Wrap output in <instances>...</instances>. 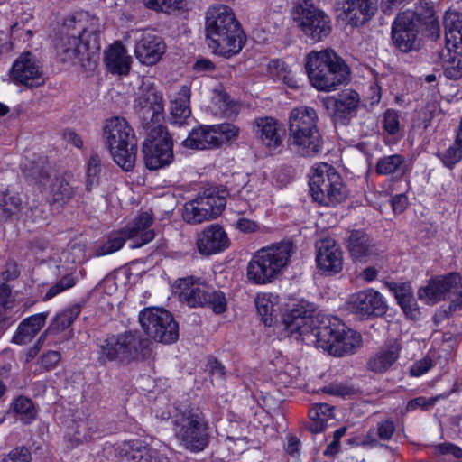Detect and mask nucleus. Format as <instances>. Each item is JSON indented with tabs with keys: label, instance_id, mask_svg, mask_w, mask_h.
Instances as JSON below:
<instances>
[{
	"label": "nucleus",
	"instance_id": "obj_46",
	"mask_svg": "<svg viewBox=\"0 0 462 462\" xmlns=\"http://www.w3.org/2000/svg\"><path fill=\"white\" fill-rule=\"evenodd\" d=\"M404 171V158L402 155L394 154L381 158L376 164V172L388 175Z\"/></svg>",
	"mask_w": 462,
	"mask_h": 462
},
{
	"label": "nucleus",
	"instance_id": "obj_13",
	"mask_svg": "<svg viewBox=\"0 0 462 462\" xmlns=\"http://www.w3.org/2000/svg\"><path fill=\"white\" fill-rule=\"evenodd\" d=\"M139 322L146 336L162 344H173L179 337V326L164 309L147 308L139 313Z\"/></svg>",
	"mask_w": 462,
	"mask_h": 462
},
{
	"label": "nucleus",
	"instance_id": "obj_53",
	"mask_svg": "<svg viewBox=\"0 0 462 462\" xmlns=\"http://www.w3.org/2000/svg\"><path fill=\"white\" fill-rule=\"evenodd\" d=\"M255 307L265 326H272L273 323V304L265 296L255 299Z\"/></svg>",
	"mask_w": 462,
	"mask_h": 462
},
{
	"label": "nucleus",
	"instance_id": "obj_15",
	"mask_svg": "<svg viewBox=\"0 0 462 462\" xmlns=\"http://www.w3.org/2000/svg\"><path fill=\"white\" fill-rule=\"evenodd\" d=\"M415 14L411 10L398 14L392 24L393 45L402 52L420 49V28L415 23Z\"/></svg>",
	"mask_w": 462,
	"mask_h": 462
},
{
	"label": "nucleus",
	"instance_id": "obj_3",
	"mask_svg": "<svg viewBox=\"0 0 462 462\" xmlns=\"http://www.w3.org/2000/svg\"><path fill=\"white\" fill-rule=\"evenodd\" d=\"M305 69L310 84L319 91L330 92L346 84L350 68L332 49L311 51L306 55Z\"/></svg>",
	"mask_w": 462,
	"mask_h": 462
},
{
	"label": "nucleus",
	"instance_id": "obj_30",
	"mask_svg": "<svg viewBox=\"0 0 462 462\" xmlns=\"http://www.w3.org/2000/svg\"><path fill=\"white\" fill-rule=\"evenodd\" d=\"M151 354V348H101L98 358L102 364L115 362L127 365L132 361L145 359Z\"/></svg>",
	"mask_w": 462,
	"mask_h": 462
},
{
	"label": "nucleus",
	"instance_id": "obj_9",
	"mask_svg": "<svg viewBox=\"0 0 462 462\" xmlns=\"http://www.w3.org/2000/svg\"><path fill=\"white\" fill-rule=\"evenodd\" d=\"M312 199L320 205L334 207L347 197V189L341 176L328 163H321L314 170L310 180Z\"/></svg>",
	"mask_w": 462,
	"mask_h": 462
},
{
	"label": "nucleus",
	"instance_id": "obj_34",
	"mask_svg": "<svg viewBox=\"0 0 462 462\" xmlns=\"http://www.w3.org/2000/svg\"><path fill=\"white\" fill-rule=\"evenodd\" d=\"M411 12L415 14L414 22L420 29L424 26L433 40L439 37V23L435 16L434 9L429 2L420 1L415 10Z\"/></svg>",
	"mask_w": 462,
	"mask_h": 462
},
{
	"label": "nucleus",
	"instance_id": "obj_50",
	"mask_svg": "<svg viewBox=\"0 0 462 462\" xmlns=\"http://www.w3.org/2000/svg\"><path fill=\"white\" fill-rule=\"evenodd\" d=\"M321 391L330 395L346 397L357 394L359 388L349 383H337L323 387Z\"/></svg>",
	"mask_w": 462,
	"mask_h": 462
},
{
	"label": "nucleus",
	"instance_id": "obj_48",
	"mask_svg": "<svg viewBox=\"0 0 462 462\" xmlns=\"http://www.w3.org/2000/svg\"><path fill=\"white\" fill-rule=\"evenodd\" d=\"M126 238L125 230L110 235L107 240L96 250L95 255L102 256L118 251L125 245Z\"/></svg>",
	"mask_w": 462,
	"mask_h": 462
},
{
	"label": "nucleus",
	"instance_id": "obj_58",
	"mask_svg": "<svg viewBox=\"0 0 462 462\" xmlns=\"http://www.w3.org/2000/svg\"><path fill=\"white\" fill-rule=\"evenodd\" d=\"M432 366V358L430 355L415 362L411 367L410 373L412 376H420L427 373Z\"/></svg>",
	"mask_w": 462,
	"mask_h": 462
},
{
	"label": "nucleus",
	"instance_id": "obj_45",
	"mask_svg": "<svg viewBox=\"0 0 462 462\" xmlns=\"http://www.w3.org/2000/svg\"><path fill=\"white\" fill-rule=\"evenodd\" d=\"M107 346H148L137 330H129L119 335H111L106 339Z\"/></svg>",
	"mask_w": 462,
	"mask_h": 462
},
{
	"label": "nucleus",
	"instance_id": "obj_54",
	"mask_svg": "<svg viewBox=\"0 0 462 462\" xmlns=\"http://www.w3.org/2000/svg\"><path fill=\"white\" fill-rule=\"evenodd\" d=\"M13 409L15 413L24 415L28 420L34 416L33 403L29 398L19 396L14 402Z\"/></svg>",
	"mask_w": 462,
	"mask_h": 462
},
{
	"label": "nucleus",
	"instance_id": "obj_36",
	"mask_svg": "<svg viewBox=\"0 0 462 462\" xmlns=\"http://www.w3.org/2000/svg\"><path fill=\"white\" fill-rule=\"evenodd\" d=\"M190 90L183 86L177 94V97L171 101L169 121L171 124L181 125L191 116L189 106Z\"/></svg>",
	"mask_w": 462,
	"mask_h": 462
},
{
	"label": "nucleus",
	"instance_id": "obj_29",
	"mask_svg": "<svg viewBox=\"0 0 462 462\" xmlns=\"http://www.w3.org/2000/svg\"><path fill=\"white\" fill-rule=\"evenodd\" d=\"M254 131L262 143L270 150H273L282 144L283 131L277 121L272 117L255 119Z\"/></svg>",
	"mask_w": 462,
	"mask_h": 462
},
{
	"label": "nucleus",
	"instance_id": "obj_63",
	"mask_svg": "<svg viewBox=\"0 0 462 462\" xmlns=\"http://www.w3.org/2000/svg\"><path fill=\"white\" fill-rule=\"evenodd\" d=\"M439 451L441 454L448 455L450 454L456 458L462 457V448H460L457 446H455L451 443H443L440 444L439 447Z\"/></svg>",
	"mask_w": 462,
	"mask_h": 462
},
{
	"label": "nucleus",
	"instance_id": "obj_56",
	"mask_svg": "<svg viewBox=\"0 0 462 462\" xmlns=\"http://www.w3.org/2000/svg\"><path fill=\"white\" fill-rule=\"evenodd\" d=\"M443 397H444L443 395H437L435 397H430V398H426L424 396H420V397L411 400L407 403L406 408H407V411H415L418 408H421L422 410L427 411V410L432 408L436 404L437 401Z\"/></svg>",
	"mask_w": 462,
	"mask_h": 462
},
{
	"label": "nucleus",
	"instance_id": "obj_16",
	"mask_svg": "<svg viewBox=\"0 0 462 462\" xmlns=\"http://www.w3.org/2000/svg\"><path fill=\"white\" fill-rule=\"evenodd\" d=\"M346 306L350 312L361 319H368L372 316L382 317L388 309L381 293L374 289H367L352 294L346 302Z\"/></svg>",
	"mask_w": 462,
	"mask_h": 462
},
{
	"label": "nucleus",
	"instance_id": "obj_11",
	"mask_svg": "<svg viewBox=\"0 0 462 462\" xmlns=\"http://www.w3.org/2000/svg\"><path fill=\"white\" fill-rule=\"evenodd\" d=\"M99 34L85 32L81 36L75 33L63 36L57 50L64 62H79L82 67L93 69L97 65L100 51Z\"/></svg>",
	"mask_w": 462,
	"mask_h": 462
},
{
	"label": "nucleus",
	"instance_id": "obj_59",
	"mask_svg": "<svg viewBox=\"0 0 462 462\" xmlns=\"http://www.w3.org/2000/svg\"><path fill=\"white\" fill-rule=\"evenodd\" d=\"M60 360V354L58 351L49 350L42 354L40 363L46 370H51L56 366Z\"/></svg>",
	"mask_w": 462,
	"mask_h": 462
},
{
	"label": "nucleus",
	"instance_id": "obj_18",
	"mask_svg": "<svg viewBox=\"0 0 462 462\" xmlns=\"http://www.w3.org/2000/svg\"><path fill=\"white\" fill-rule=\"evenodd\" d=\"M82 306L79 303L73 304L62 311L59 312L51 320L48 328L40 336L37 344L43 342L45 337H51L52 344H61L65 339L72 336V330L69 329L71 324L81 312Z\"/></svg>",
	"mask_w": 462,
	"mask_h": 462
},
{
	"label": "nucleus",
	"instance_id": "obj_25",
	"mask_svg": "<svg viewBox=\"0 0 462 462\" xmlns=\"http://www.w3.org/2000/svg\"><path fill=\"white\" fill-rule=\"evenodd\" d=\"M165 50L166 45L160 36L146 34L136 43L134 53L143 64L152 66L161 60Z\"/></svg>",
	"mask_w": 462,
	"mask_h": 462
},
{
	"label": "nucleus",
	"instance_id": "obj_62",
	"mask_svg": "<svg viewBox=\"0 0 462 462\" xmlns=\"http://www.w3.org/2000/svg\"><path fill=\"white\" fill-rule=\"evenodd\" d=\"M448 298L451 300V303L448 307L449 312L462 310V290L459 289V286L449 293Z\"/></svg>",
	"mask_w": 462,
	"mask_h": 462
},
{
	"label": "nucleus",
	"instance_id": "obj_26",
	"mask_svg": "<svg viewBox=\"0 0 462 462\" xmlns=\"http://www.w3.org/2000/svg\"><path fill=\"white\" fill-rule=\"evenodd\" d=\"M377 2V0H345L342 9L348 23L355 27L365 24L374 15Z\"/></svg>",
	"mask_w": 462,
	"mask_h": 462
},
{
	"label": "nucleus",
	"instance_id": "obj_37",
	"mask_svg": "<svg viewBox=\"0 0 462 462\" xmlns=\"http://www.w3.org/2000/svg\"><path fill=\"white\" fill-rule=\"evenodd\" d=\"M94 432H96V425L93 420H75L68 426L65 439L70 447L74 448L90 439Z\"/></svg>",
	"mask_w": 462,
	"mask_h": 462
},
{
	"label": "nucleus",
	"instance_id": "obj_60",
	"mask_svg": "<svg viewBox=\"0 0 462 462\" xmlns=\"http://www.w3.org/2000/svg\"><path fill=\"white\" fill-rule=\"evenodd\" d=\"M100 172H101V158L97 153L92 154L88 162L86 176L99 178Z\"/></svg>",
	"mask_w": 462,
	"mask_h": 462
},
{
	"label": "nucleus",
	"instance_id": "obj_51",
	"mask_svg": "<svg viewBox=\"0 0 462 462\" xmlns=\"http://www.w3.org/2000/svg\"><path fill=\"white\" fill-rule=\"evenodd\" d=\"M182 0H143L145 7L163 13H171L180 8Z\"/></svg>",
	"mask_w": 462,
	"mask_h": 462
},
{
	"label": "nucleus",
	"instance_id": "obj_32",
	"mask_svg": "<svg viewBox=\"0 0 462 462\" xmlns=\"http://www.w3.org/2000/svg\"><path fill=\"white\" fill-rule=\"evenodd\" d=\"M105 62L109 71L126 75L131 67V57L120 42H116L105 52Z\"/></svg>",
	"mask_w": 462,
	"mask_h": 462
},
{
	"label": "nucleus",
	"instance_id": "obj_42",
	"mask_svg": "<svg viewBox=\"0 0 462 462\" xmlns=\"http://www.w3.org/2000/svg\"><path fill=\"white\" fill-rule=\"evenodd\" d=\"M309 416L311 420L310 430L319 433L326 429L328 421L333 418L332 407L327 403H317L310 410Z\"/></svg>",
	"mask_w": 462,
	"mask_h": 462
},
{
	"label": "nucleus",
	"instance_id": "obj_61",
	"mask_svg": "<svg viewBox=\"0 0 462 462\" xmlns=\"http://www.w3.org/2000/svg\"><path fill=\"white\" fill-rule=\"evenodd\" d=\"M395 427L391 420H385L378 425L377 434L381 439L388 440L392 438Z\"/></svg>",
	"mask_w": 462,
	"mask_h": 462
},
{
	"label": "nucleus",
	"instance_id": "obj_33",
	"mask_svg": "<svg viewBox=\"0 0 462 462\" xmlns=\"http://www.w3.org/2000/svg\"><path fill=\"white\" fill-rule=\"evenodd\" d=\"M73 177L69 173L55 175L49 187V193L53 203L63 205L69 201L75 195V188L72 185Z\"/></svg>",
	"mask_w": 462,
	"mask_h": 462
},
{
	"label": "nucleus",
	"instance_id": "obj_2",
	"mask_svg": "<svg viewBox=\"0 0 462 462\" xmlns=\"http://www.w3.org/2000/svg\"><path fill=\"white\" fill-rule=\"evenodd\" d=\"M206 36L214 52L227 58L238 53L246 41L233 10L225 5H217L208 10Z\"/></svg>",
	"mask_w": 462,
	"mask_h": 462
},
{
	"label": "nucleus",
	"instance_id": "obj_21",
	"mask_svg": "<svg viewBox=\"0 0 462 462\" xmlns=\"http://www.w3.org/2000/svg\"><path fill=\"white\" fill-rule=\"evenodd\" d=\"M334 107L333 121L336 125H347L360 107L359 94L353 89H346L328 99Z\"/></svg>",
	"mask_w": 462,
	"mask_h": 462
},
{
	"label": "nucleus",
	"instance_id": "obj_55",
	"mask_svg": "<svg viewBox=\"0 0 462 462\" xmlns=\"http://www.w3.org/2000/svg\"><path fill=\"white\" fill-rule=\"evenodd\" d=\"M383 127L389 134H395L400 130L399 114L393 109H387L383 114Z\"/></svg>",
	"mask_w": 462,
	"mask_h": 462
},
{
	"label": "nucleus",
	"instance_id": "obj_38",
	"mask_svg": "<svg viewBox=\"0 0 462 462\" xmlns=\"http://www.w3.org/2000/svg\"><path fill=\"white\" fill-rule=\"evenodd\" d=\"M85 32L91 34H99L98 24L94 18L88 19L87 14H78L65 19L63 23V34L69 36L75 33L81 36Z\"/></svg>",
	"mask_w": 462,
	"mask_h": 462
},
{
	"label": "nucleus",
	"instance_id": "obj_6",
	"mask_svg": "<svg viewBox=\"0 0 462 462\" xmlns=\"http://www.w3.org/2000/svg\"><path fill=\"white\" fill-rule=\"evenodd\" d=\"M104 135L115 162L124 171H131L136 160L137 141L134 130L123 117L106 121Z\"/></svg>",
	"mask_w": 462,
	"mask_h": 462
},
{
	"label": "nucleus",
	"instance_id": "obj_28",
	"mask_svg": "<svg viewBox=\"0 0 462 462\" xmlns=\"http://www.w3.org/2000/svg\"><path fill=\"white\" fill-rule=\"evenodd\" d=\"M152 221L150 213L143 212L134 220L131 226L124 229L127 239L133 241L131 247H141L153 239L154 231L149 229Z\"/></svg>",
	"mask_w": 462,
	"mask_h": 462
},
{
	"label": "nucleus",
	"instance_id": "obj_17",
	"mask_svg": "<svg viewBox=\"0 0 462 462\" xmlns=\"http://www.w3.org/2000/svg\"><path fill=\"white\" fill-rule=\"evenodd\" d=\"M447 53L442 54L444 75L452 80L462 77V32L457 26L449 28L446 23Z\"/></svg>",
	"mask_w": 462,
	"mask_h": 462
},
{
	"label": "nucleus",
	"instance_id": "obj_7",
	"mask_svg": "<svg viewBox=\"0 0 462 462\" xmlns=\"http://www.w3.org/2000/svg\"><path fill=\"white\" fill-rule=\"evenodd\" d=\"M173 430L181 445L192 452L203 450L208 444L209 434L203 412L199 407L175 409Z\"/></svg>",
	"mask_w": 462,
	"mask_h": 462
},
{
	"label": "nucleus",
	"instance_id": "obj_8",
	"mask_svg": "<svg viewBox=\"0 0 462 462\" xmlns=\"http://www.w3.org/2000/svg\"><path fill=\"white\" fill-rule=\"evenodd\" d=\"M292 252L290 242L273 245L259 250L247 266L248 279L256 284L272 282L287 265Z\"/></svg>",
	"mask_w": 462,
	"mask_h": 462
},
{
	"label": "nucleus",
	"instance_id": "obj_49",
	"mask_svg": "<svg viewBox=\"0 0 462 462\" xmlns=\"http://www.w3.org/2000/svg\"><path fill=\"white\" fill-rule=\"evenodd\" d=\"M77 279L72 273L62 276L54 285H52L43 297V300H49L62 291L72 288L76 284Z\"/></svg>",
	"mask_w": 462,
	"mask_h": 462
},
{
	"label": "nucleus",
	"instance_id": "obj_4",
	"mask_svg": "<svg viewBox=\"0 0 462 462\" xmlns=\"http://www.w3.org/2000/svg\"><path fill=\"white\" fill-rule=\"evenodd\" d=\"M317 121L318 116L312 107L301 106L291 111L288 145L293 152L311 158L321 152L323 141Z\"/></svg>",
	"mask_w": 462,
	"mask_h": 462
},
{
	"label": "nucleus",
	"instance_id": "obj_1",
	"mask_svg": "<svg viewBox=\"0 0 462 462\" xmlns=\"http://www.w3.org/2000/svg\"><path fill=\"white\" fill-rule=\"evenodd\" d=\"M284 333L297 344L315 346H360V333L347 328L335 317L316 314L312 303L301 300L282 314Z\"/></svg>",
	"mask_w": 462,
	"mask_h": 462
},
{
	"label": "nucleus",
	"instance_id": "obj_31",
	"mask_svg": "<svg viewBox=\"0 0 462 462\" xmlns=\"http://www.w3.org/2000/svg\"><path fill=\"white\" fill-rule=\"evenodd\" d=\"M182 145L186 148L198 150L217 148V138L213 125H199L193 128L182 142Z\"/></svg>",
	"mask_w": 462,
	"mask_h": 462
},
{
	"label": "nucleus",
	"instance_id": "obj_40",
	"mask_svg": "<svg viewBox=\"0 0 462 462\" xmlns=\"http://www.w3.org/2000/svg\"><path fill=\"white\" fill-rule=\"evenodd\" d=\"M226 191L222 190L221 194L211 190L204 191L202 196L198 197L195 202L203 208L207 209L208 215L213 219L221 214L226 207Z\"/></svg>",
	"mask_w": 462,
	"mask_h": 462
},
{
	"label": "nucleus",
	"instance_id": "obj_27",
	"mask_svg": "<svg viewBox=\"0 0 462 462\" xmlns=\"http://www.w3.org/2000/svg\"><path fill=\"white\" fill-rule=\"evenodd\" d=\"M347 247L352 257L360 262L373 261L378 255V248L372 238L361 230L351 232Z\"/></svg>",
	"mask_w": 462,
	"mask_h": 462
},
{
	"label": "nucleus",
	"instance_id": "obj_57",
	"mask_svg": "<svg viewBox=\"0 0 462 462\" xmlns=\"http://www.w3.org/2000/svg\"><path fill=\"white\" fill-rule=\"evenodd\" d=\"M31 453L25 447L13 449L2 462H31Z\"/></svg>",
	"mask_w": 462,
	"mask_h": 462
},
{
	"label": "nucleus",
	"instance_id": "obj_41",
	"mask_svg": "<svg viewBox=\"0 0 462 462\" xmlns=\"http://www.w3.org/2000/svg\"><path fill=\"white\" fill-rule=\"evenodd\" d=\"M398 356V348L382 349L369 358L367 368L376 374L384 373L395 363Z\"/></svg>",
	"mask_w": 462,
	"mask_h": 462
},
{
	"label": "nucleus",
	"instance_id": "obj_20",
	"mask_svg": "<svg viewBox=\"0 0 462 462\" xmlns=\"http://www.w3.org/2000/svg\"><path fill=\"white\" fill-rule=\"evenodd\" d=\"M117 457L126 462H169L166 455L144 445L139 439L123 441L115 445Z\"/></svg>",
	"mask_w": 462,
	"mask_h": 462
},
{
	"label": "nucleus",
	"instance_id": "obj_43",
	"mask_svg": "<svg viewBox=\"0 0 462 462\" xmlns=\"http://www.w3.org/2000/svg\"><path fill=\"white\" fill-rule=\"evenodd\" d=\"M26 178L41 187L46 188L56 175L49 163H32L24 171Z\"/></svg>",
	"mask_w": 462,
	"mask_h": 462
},
{
	"label": "nucleus",
	"instance_id": "obj_5",
	"mask_svg": "<svg viewBox=\"0 0 462 462\" xmlns=\"http://www.w3.org/2000/svg\"><path fill=\"white\" fill-rule=\"evenodd\" d=\"M133 109L147 136H156L164 120V100L151 78L143 79L135 94Z\"/></svg>",
	"mask_w": 462,
	"mask_h": 462
},
{
	"label": "nucleus",
	"instance_id": "obj_14",
	"mask_svg": "<svg viewBox=\"0 0 462 462\" xmlns=\"http://www.w3.org/2000/svg\"><path fill=\"white\" fill-rule=\"evenodd\" d=\"M156 136H148L143 143V152L145 166L150 170H159L171 164L173 161V141L166 128L157 133Z\"/></svg>",
	"mask_w": 462,
	"mask_h": 462
},
{
	"label": "nucleus",
	"instance_id": "obj_44",
	"mask_svg": "<svg viewBox=\"0 0 462 462\" xmlns=\"http://www.w3.org/2000/svg\"><path fill=\"white\" fill-rule=\"evenodd\" d=\"M23 208V200L18 194L0 192V221H5L18 215Z\"/></svg>",
	"mask_w": 462,
	"mask_h": 462
},
{
	"label": "nucleus",
	"instance_id": "obj_47",
	"mask_svg": "<svg viewBox=\"0 0 462 462\" xmlns=\"http://www.w3.org/2000/svg\"><path fill=\"white\" fill-rule=\"evenodd\" d=\"M208 214L207 209L192 200L185 204L182 217L187 223L195 225L212 219Z\"/></svg>",
	"mask_w": 462,
	"mask_h": 462
},
{
	"label": "nucleus",
	"instance_id": "obj_39",
	"mask_svg": "<svg viewBox=\"0 0 462 462\" xmlns=\"http://www.w3.org/2000/svg\"><path fill=\"white\" fill-rule=\"evenodd\" d=\"M389 288L393 291L399 305L406 316L411 319H417L420 316V310L411 287L406 284L397 285L396 283H391Z\"/></svg>",
	"mask_w": 462,
	"mask_h": 462
},
{
	"label": "nucleus",
	"instance_id": "obj_24",
	"mask_svg": "<svg viewBox=\"0 0 462 462\" xmlns=\"http://www.w3.org/2000/svg\"><path fill=\"white\" fill-rule=\"evenodd\" d=\"M461 284V276L458 273H449L446 277L432 280L426 287L418 291L420 299H425L427 303H434L446 297V294L452 292L454 289Z\"/></svg>",
	"mask_w": 462,
	"mask_h": 462
},
{
	"label": "nucleus",
	"instance_id": "obj_22",
	"mask_svg": "<svg viewBox=\"0 0 462 462\" xmlns=\"http://www.w3.org/2000/svg\"><path fill=\"white\" fill-rule=\"evenodd\" d=\"M317 263L320 270L328 274H336L343 267V253L340 246L331 238H326L316 244Z\"/></svg>",
	"mask_w": 462,
	"mask_h": 462
},
{
	"label": "nucleus",
	"instance_id": "obj_12",
	"mask_svg": "<svg viewBox=\"0 0 462 462\" xmlns=\"http://www.w3.org/2000/svg\"><path fill=\"white\" fill-rule=\"evenodd\" d=\"M178 287L180 290V301L191 308L208 307L216 314H221L226 310L227 302L224 292L197 282L193 277L180 279Z\"/></svg>",
	"mask_w": 462,
	"mask_h": 462
},
{
	"label": "nucleus",
	"instance_id": "obj_52",
	"mask_svg": "<svg viewBox=\"0 0 462 462\" xmlns=\"http://www.w3.org/2000/svg\"><path fill=\"white\" fill-rule=\"evenodd\" d=\"M213 128L217 138L218 147L225 142L237 137L239 133V129L231 124L214 125Z\"/></svg>",
	"mask_w": 462,
	"mask_h": 462
},
{
	"label": "nucleus",
	"instance_id": "obj_19",
	"mask_svg": "<svg viewBox=\"0 0 462 462\" xmlns=\"http://www.w3.org/2000/svg\"><path fill=\"white\" fill-rule=\"evenodd\" d=\"M11 77L14 82L29 88L40 87L45 82L38 61L30 51L22 53L14 62Z\"/></svg>",
	"mask_w": 462,
	"mask_h": 462
},
{
	"label": "nucleus",
	"instance_id": "obj_35",
	"mask_svg": "<svg viewBox=\"0 0 462 462\" xmlns=\"http://www.w3.org/2000/svg\"><path fill=\"white\" fill-rule=\"evenodd\" d=\"M47 313L32 315L19 325L16 333L13 337V343L25 345L32 341L41 328L45 325Z\"/></svg>",
	"mask_w": 462,
	"mask_h": 462
},
{
	"label": "nucleus",
	"instance_id": "obj_23",
	"mask_svg": "<svg viewBox=\"0 0 462 462\" xmlns=\"http://www.w3.org/2000/svg\"><path fill=\"white\" fill-rule=\"evenodd\" d=\"M230 245L224 228L219 225H210L198 235L197 247L203 255L223 252Z\"/></svg>",
	"mask_w": 462,
	"mask_h": 462
},
{
	"label": "nucleus",
	"instance_id": "obj_10",
	"mask_svg": "<svg viewBox=\"0 0 462 462\" xmlns=\"http://www.w3.org/2000/svg\"><path fill=\"white\" fill-rule=\"evenodd\" d=\"M291 15L300 31L313 42H321L331 33L329 16L318 8L312 0L297 1Z\"/></svg>",
	"mask_w": 462,
	"mask_h": 462
},
{
	"label": "nucleus",
	"instance_id": "obj_64",
	"mask_svg": "<svg viewBox=\"0 0 462 462\" xmlns=\"http://www.w3.org/2000/svg\"><path fill=\"white\" fill-rule=\"evenodd\" d=\"M207 367L210 374L218 377H222L226 373L225 366L213 357L208 359Z\"/></svg>",
	"mask_w": 462,
	"mask_h": 462
}]
</instances>
